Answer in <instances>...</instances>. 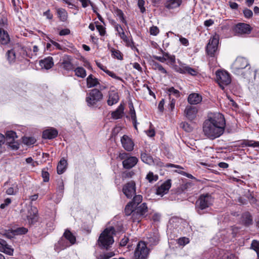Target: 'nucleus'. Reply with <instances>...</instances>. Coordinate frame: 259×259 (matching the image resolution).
Segmentation results:
<instances>
[{"mask_svg":"<svg viewBox=\"0 0 259 259\" xmlns=\"http://www.w3.org/2000/svg\"><path fill=\"white\" fill-rule=\"evenodd\" d=\"M189 242V239L186 237H181L178 239V243L180 245H185Z\"/></svg>","mask_w":259,"mask_h":259,"instance_id":"62","label":"nucleus"},{"mask_svg":"<svg viewBox=\"0 0 259 259\" xmlns=\"http://www.w3.org/2000/svg\"><path fill=\"white\" fill-rule=\"evenodd\" d=\"M103 98L102 93L97 89H94L90 91L87 94L85 101L89 106H93L97 102L100 101Z\"/></svg>","mask_w":259,"mask_h":259,"instance_id":"5","label":"nucleus"},{"mask_svg":"<svg viewBox=\"0 0 259 259\" xmlns=\"http://www.w3.org/2000/svg\"><path fill=\"white\" fill-rule=\"evenodd\" d=\"M122 147L127 151H132L134 149V143L132 139L127 135H123L121 138Z\"/></svg>","mask_w":259,"mask_h":259,"instance_id":"14","label":"nucleus"},{"mask_svg":"<svg viewBox=\"0 0 259 259\" xmlns=\"http://www.w3.org/2000/svg\"><path fill=\"white\" fill-rule=\"evenodd\" d=\"M38 217L37 215V210L36 207H31L28 211L27 215V220L28 223L30 225H34L38 221Z\"/></svg>","mask_w":259,"mask_h":259,"instance_id":"19","label":"nucleus"},{"mask_svg":"<svg viewBox=\"0 0 259 259\" xmlns=\"http://www.w3.org/2000/svg\"><path fill=\"white\" fill-rule=\"evenodd\" d=\"M185 67V64H182L180 66H178V65H175L174 67V69L176 71H177L178 72H179L182 74H185V71H184Z\"/></svg>","mask_w":259,"mask_h":259,"instance_id":"57","label":"nucleus"},{"mask_svg":"<svg viewBox=\"0 0 259 259\" xmlns=\"http://www.w3.org/2000/svg\"><path fill=\"white\" fill-rule=\"evenodd\" d=\"M58 135V131L54 127H50L42 132V138L44 139L51 140L55 139Z\"/></svg>","mask_w":259,"mask_h":259,"instance_id":"16","label":"nucleus"},{"mask_svg":"<svg viewBox=\"0 0 259 259\" xmlns=\"http://www.w3.org/2000/svg\"><path fill=\"white\" fill-rule=\"evenodd\" d=\"M219 42V36H213L210 38L206 49V52L210 57H214L215 53L218 49Z\"/></svg>","mask_w":259,"mask_h":259,"instance_id":"8","label":"nucleus"},{"mask_svg":"<svg viewBox=\"0 0 259 259\" xmlns=\"http://www.w3.org/2000/svg\"><path fill=\"white\" fill-rule=\"evenodd\" d=\"M143 197L141 195H135L133 200L130 202H132L135 207L138 206L142 201Z\"/></svg>","mask_w":259,"mask_h":259,"instance_id":"41","label":"nucleus"},{"mask_svg":"<svg viewBox=\"0 0 259 259\" xmlns=\"http://www.w3.org/2000/svg\"><path fill=\"white\" fill-rule=\"evenodd\" d=\"M251 248L256 252L257 256L259 257V241L253 240L251 244Z\"/></svg>","mask_w":259,"mask_h":259,"instance_id":"53","label":"nucleus"},{"mask_svg":"<svg viewBox=\"0 0 259 259\" xmlns=\"http://www.w3.org/2000/svg\"><path fill=\"white\" fill-rule=\"evenodd\" d=\"M138 162V159L135 156H129L126 159L122 161L123 167L125 169H129L134 167Z\"/></svg>","mask_w":259,"mask_h":259,"instance_id":"20","label":"nucleus"},{"mask_svg":"<svg viewBox=\"0 0 259 259\" xmlns=\"http://www.w3.org/2000/svg\"><path fill=\"white\" fill-rule=\"evenodd\" d=\"M167 92L169 93V99H170V95H173L175 96L176 98H178L180 96V92L175 89L174 87L169 88L167 89Z\"/></svg>","mask_w":259,"mask_h":259,"instance_id":"51","label":"nucleus"},{"mask_svg":"<svg viewBox=\"0 0 259 259\" xmlns=\"http://www.w3.org/2000/svg\"><path fill=\"white\" fill-rule=\"evenodd\" d=\"M119 35L123 41L126 43V46L131 47L133 50L135 49L137 52H138V49L134 46V42L133 39H129L125 34L124 31H122V32H119Z\"/></svg>","mask_w":259,"mask_h":259,"instance_id":"25","label":"nucleus"},{"mask_svg":"<svg viewBox=\"0 0 259 259\" xmlns=\"http://www.w3.org/2000/svg\"><path fill=\"white\" fill-rule=\"evenodd\" d=\"M215 80L222 89L231 83V79L230 74L226 71L218 70L215 72Z\"/></svg>","mask_w":259,"mask_h":259,"instance_id":"6","label":"nucleus"},{"mask_svg":"<svg viewBox=\"0 0 259 259\" xmlns=\"http://www.w3.org/2000/svg\"><path fill=\"white\" fill-rule=\"evenodd\" d=\"M41 177L43 178V181L44 182H48L50 180V174L46 170L45 168H44L41 170Z\"/></svg>","mask_w":259,"mask_h":259,"instance_id":"54","label":"nucleus"},{"mask_svg":"<svg viewBox=\"0 0 259 259\" xmlns=\"http://www.w3.org/2000/svg\"><path fill=\"white\" fill-rule=\"evenodd\" d=\"M197 111L196 107L187 106L184 111V114L188 120L192 121L196 118Z\"/></svg>","mask_w":259,"mask_h":259,"instance_id":"15","label":"nucleus"},{"mask_svg":"<svg viewBox=\"0 0 259 259\" xmlns=\"http://www.w3.org/2000/svg\"><path fill=\"white\" fill-rule=\"evenodd\" d=\"M163 55L164 57H166V60L168 59L170 61L171 64L175 63V56L174 55H170L168 53L163 52Z\"/></svg>","mask_w":259,"mask_h":259,"instance_id":"59","label":"nucleus"},{"mask_svg":"<svg viewBox=\"0 0 259 259\" xmlns=\"http://www.w3.org/2000/svg\"><path fill=\"white\" fill-rule=\"evenodd\" d=\"M13 249L8 244L6 241L0 239V251L11 255L13 254Z\"/></svg>","mask_w":259,"mask_h":259,"instance_id":"21","label":"nucleus"},{"mask_svg":"<svg viewBox=\"0 0 259 259\" xmlns=\"http://www.w3.org/2000/svg\"><path fill=\"white\" fill-rule=\"evenodd\" d=\"M171 187V180L168 179L162 183L156 189V194L158 195H163L166 194Z\"/></svg>","mask_w":259,"mask_h":259,"instance_id":"18","label":"nucleus"},{"mask_svg":"<svg viewBox=\"0 0 259 259\" xmlns=\"http://www.w3.org/2000/svg\"><path fill=\"white\" fill-rule=\"evenodd\" d=\"M159 32V29L157 26H153L150 28V33L151 35L155 36Z\"/></svg>","mask_w":259,"mask_h":259,"instance_id":"63","label":"nucleus"},{"mask_svg":"<svg viewBox=\"0 0 259 259\" xmlns=\"http://www.w3.org/2000/svg\"><path fill=\"white\" fill-rule=\"evenodd\" d=\"M9 146L11 148L12 150H16L19 148V144L18 142H15V140L14 141H9L8 142Z\"/></svg>","mask_w":259,"mask_h":259,"instance_id":"55","label":"nucleus"},{"mask_svg":"<svg viewBox=\"0 0 259 259\" xmlns=\"http://www.w3.org/2000/svg\"><path fill=\"white\" fill-rule=\"evenodd\" d=\"M75 74L78 77L84 78L86 76V71L82 67H78L74 70Z\"/></svg>","mask_w":259,"mask_h":259,"instance_id":"39","label":"nucleus"},{"mask_svg":"<svg viewBox=\"0 0 259 259\" xmlns=\"http://www.w3.org/2000/svg\"><path fill=\"white\" fill-rule=\"evenodd\" d=\"M152 68L154 70H158L163 74H167V71L163 67V66L159 63L153 61H152Z\"/></svg>","mask_w":259,"mask_h":259,"instance_id":"40","label":"nucleus"},{"mask_svg":"<svg viewBox=\"0 0 259 259\" xmlns=\"http://www.w3.org/2000/svg\"><path fill=\"white\" fill-rule=\"evenodd\" d=\"M242 223L245 227H248L252 224V217L249 212L243 213L241 217Z\"/></svg>","mask_w":259,"mask_h":259,"instance_id":"27","label":"nucleus"},{"mask_svg":"<svg viewBox=\"0 0 259 259\" xmlns=\"http://www.w3.org/2000/svg\"><path fill=\"white\" fill-rule=\"evenodd\" d=\"M124 113V106L121 104L114 111L111 112V117L114 119H118L122 117Z\"/></svg>","mask_w":259,"mask_h":259,"instance_id":"26","label":"nucleus"},{"mask_svg":"<svg viewBox=\"0 0 259 259\" xmlns=\"http://www.w3.org/2000/svg\"><path fill=\"white\" fill-rule=\"evenodd\" d=\"M180 127L185 132L190 133L193 131V127L186 122H182L180 124Z\"/></svg>","mask_w":259,"mask_h":259,"instance_id":"46","label":"nucleus"},{"mask_svg":"<svg viewBox=\"0 0 259 259\" xmlns=\"http://www.w3.org/2000/svg\"><path fill=\"white\" fill-rule=\"evenodd\" d=\"M98 84H99V80L93 75L90 74L87 78V86L88 88L96 87Z\"/></svg>","mask_w":259,"mask_h":259,"instance_id":"30","label":"nucleus"},{"mask_svg":"<svg viewBox=\"0 0 259 259\" xmlns=\"http://www.w3.org/2000/svg\"><path fill=\"white\" fill-rule=\"evenodd\" d=\"M23 143L26 145H31L35 143L36 140L33 137H23L22 138Z\"/></svg>","mask_w":259,"mask_h":259,"instance_id":"44","label":"nucleus"},{"mask_svg":"<svg viewBox=\"0 0 259 259\" xmlns=\"http://www.w3.org/2000/svg\"><path fill=\"white\" fill-rule=\"evenodd\" d=\"M67 162L64 158H62L58 163L57 171L59 175L62 174L65 172L67 168Z\"/></svg>","mask_w":259,"mask_h":259,"instance_id":"31","label":"nucleus"},{"mask_svg":"<svg viewBox=\"0 0 259 259\" xmlns=\"http://www.w3.org/2000/svg\"><path fill=\"white\" fill-rule=\"evenodd\" d=\"M130 114L133 122H136L137 121V117L136 111L134 109L133 104L132 103L129 104Z\"/></svg>","mask_w":259,"mask_h":259,"instance_id":"43","label":"nucleus"},{"mask_svg":"<svg viewBox=\"0 0 259 259\" xmlns=\"http://www.w3.org/2000/svg\"><path fill=\"white\" fill-rule=\"evenodd\" d=\"M2 20V22H0V43L2 45H7L10 41L9 35L7 31L4 29L5 23Z\"/></svg>","mask_w":259,"mask_h":259,"instance_id":"13","label":"nucleus"},{"mask_svg":"<svg viewBox=\"0 0 259 259\" xmlns=\"http://www.w3.org/2000/svg\"><path fill=\"white\" fill-rule=\"evenodd\" d=\"M242 145L243 147L248 146L253 148L259 147V142L253 140H244L242 141Z\"/></svg>","mask_w":259,"mask_h":259,"instance_id":"38","label":"nucleus"},{"mask_svg":"<svg viewBox=\"0 0 259 259\" xmlns=\"http://www.w3.org/2000/svg\"><path fill=\"white\" fill-rule=\"evenodd\" d=\"M182 3V0H167L164 6L168 9H172L179 7Z\"/></svg>","mask_w":259,"mask_h":259,"instance_id":"28","label":"nucleus"},{"mask_svg":"<svg viewBox=\"0 0 259 259\" xmlns=\"http://www.w3.org/2000/svg\"><path fill=\"white\" fill-rule=\"evenodd\" d=\"M119 99L117 93L112 92L109 94V98L107 100V104L109 106H112L117 103Z\"/></svg>","mask_w":259,"mask_h":259,"instance_id":"29","label":"nucleus"},{"mask_svg":"<svg viewBox=\"0 0 259 259\" xmlns=\"http://www.w3.org/2000/svg\"><path fill=\"white\" fill-rule=\"evenodd\" d=\"M158 177L157 175H154L153 173L151 171L148 172L146 176V179L148 180L149 182L152 183L154 181H156L158 180Z\"/></svg>","mask_w":259,"mask_h":259,"instance_id":"52","label":"nucleus"},{"mask_svg":"<svg viewBox=\"0 0 259 259\" xmlns=\"http://www.w3.org/2000/svg\"><path fill=\"white\" fill-rule=\"evenodd\" d=\"M202 101V97L197 93L190 94L188 97V102L191 105H196Z\"/></svg>","mask_w":259,"mask_h":259,"instance_id":"24","label":"nucleus"},{"mask_svg":"<svg viewBox=\"0 0 259 259\" xmlns=\"http://www.w3.org/2000/svg\"><path fill=\"white\" fill-rule=\"evenodd\" d=\"M213 202L214 198L211 194H201L195 202V210L199 215L208 213V209L213 205Z\"/></svg>","mask_w":259,"mask_h":259,"instance_id":"2","label":"nucleus"},{"mask_svg":"<svg viewBox=\"0 0 259 259\" xmlns=\"http://www.w3.org/2000/svg\"><path fill=\"white\" fill-rule=\"evenodd\" d=\"M17 138V136L16 135V133L12 131H7L6 133V138L7 141H14L16 138Z\"/></svg>","mask_w":259,"mask_h":259,"instance_id":"42","label":"nucleus"},{"mask_svg":"<svg viewBox=\"0 0 259 259\" xmlns=\"http://www.w3.org/2000/svg\"><path fill=\"white\" fill-rule=\"evenodd\" d=\"M122 192L127 198H131L136 194V183L131 181L126 183L122 188Z\"/></svg>","mask_w":259,"mask_h":259,"instance_id":"11","label":"nucleus"},{"mask_svg":"<svg viewBox=\"0 0 259 259\" xmlns=\"http://www.w3.org/2000/svg\"><path fill=\"white\" fill-rule=\"evenodd\" d=\"M135 207L132 204V202H128L125 206L124 209V213L126 215L129 216L132 215V218L133 220V214L135 212Z\"/></svg>","mask_w":259,"mask_h":259,"instance_id":"36","label":"nucleus"},{"mask_svg":"<svg viewBox=\"0 0 259 259\" xmlns=\"http://www.w3.org/2000/svg\"><path fill=\"white\" fill-rule=\"evenodd\" d=\"M141 159L143 162L150 165L154 163L153 157L150 154L146 153H141Z\"/></svg>","mask_w":259,"mask_h":259,"instance_id":"34","label":"nucleus"},{"mask_svg":"<svg viewBox=\"0 0 259 259\" xmlns=\"http://www.w3.org/2000/svg\"><path fill=\"white\" fill-rule=\"evenodd\" d=\"M148 243L150 245H155L159 242V236L157 234L155 233L150 234L149 235V236L147 237Z\"/></svg>","mask_w":259,"mask_h":259,"instance_id":"37","label":"nucleus"},{"mask_svg":"<svg viewBox=\"0 0 259 259\" xmlns=\"http://www.w3.org/2000/svg\"><path fill=\"white\" fill-rule=\"evenodd\" d=\"M243 13L244 17L246 18H250L253 15L252 11L247 8L244 9L243 11Z\"/></svg>","mask_w":259,"mask_h":259,"instance_id":"60","label":"nucleus"},{"mask_svg":"<svg viewBox=\"0 0 259 259\" xmlns=\"http://www.w3.org/2000/svg\"><path fill=\"white\" fill-rule=\"evenodd\" d=\"M70 246V243H69L63 236L60 238L58 242L55 244L54 249L56 252L59 253L61 250Z\"/></svg>","mask_w":259,"mask_h":259,"instance_id":"17","label":"nucleus"},{"mask_svg":"<svg viewBox=\"0 0 259 259\" xmlns=\"http://www.w3.org/2000/svg\"><path fill=\"white\" fill-rule=\"evenodd\" d=\"M105 72L107 73L108 75H109L110 77L113 78L123 81V80L120 77L116 76V75L112 71H110L107 69L106 70V71H105Z\"/></svg>","mask_w":259,"mask_h":259,"instance_id":"58","label":"nucleus"},{"mask_svg":"<svg viewBox=\"0 0 259 259\" xmlns=\"http://www.w3.org/2000/svg\"><path fill=\"white\" fill-rule=\"evenodd\" d=\"M145 4V1L144 0H139L138 3V5L139 8L140 9L141 12L143 13L145 12L146 9L144 7Z\"/></svg>","mask_w":259,"mask_h":259,"instance_id":"64","label":"nucleus"},{"mask_svg":"<svg viewBox=\"0 0 259 259\" xmlns=\"http://www.w3.org/2000/svg\"><path fill=\"white\" fill-rule=\"evenodd\" d=\"M61 65L63 66L64 69L67 71L72 70L74 69L73 65L71 62V57L68 55L65 56L63 58Z\"/></svg>","mask_w":259,"mask_h":259,"instance_id":"22","label":"nucleus"},{"mask_svg":"<svg viewBox=\"0 0 259 259\" xmlns=\"http://www.w3.org/2000/svg\"><path fill=\"white\" fill-rule=\"evenodd\" d=\"M57 13L60 20L65 22L67 20L68 15L66 11L62 8H58L57 9Z\"/></svg>","mask_w":259,"mask_h":259,"instance_id":"35","label":"nucleus"},{"mask_svg":"<svg viewBox=\"0 0 259 259\" xmlns=\"http://www.w3.org/2000/svg\"><path fill=\"white\" fill-rule=\"evenodd\" d=\"M63 236L66 240L70 243L71 245L75 244L76 242V237L70 230L66 229Z\"/></svg>","mask_w":259,"mask_h":259,"instance_id":"32","label":"nucleus"},{"mask_svg":"<svg viewBox=\"0 0 259 259\" xmlns=\"http://www.w3.org/2000/svg\"><path fill=\"white\" fill-rule=\"evenodd\" d=\"M115 234L113 227L106 228L100 234L98 240V244L101 249H108L114 243L113 235Z\"/></svg>","mask_w":259,"mask_h":259,"instance_id":"3","label":"nucleus"},{"mask_svg":"<svg viewBox=\"0 0 259 259\" xmlns=\"http://www.w3.org/2000/svg\"><path fill=\"white\" fill-rule=\"evenodd\" d=\"M184 71H185V74L188 73L192 76H196L198 73V72L196 69L192 68L190 67V66H187L186 65H185V69H184Z\"/></svg>","mask_w":259,"mask_h":259,"instance_id":"48","label":"nucleus"},{"mask_svg":"<svg viewBox=\"0 0 259 259\" xmlns=\"http://www.w3.org/2000/svg\"><path fill=\"white\" fill-rule=\"evenodd\" d=\"M96 27L97 29L99 32L101 36H104L106 32L105 28L103 27L102 25L97 24H96Z\"/></svg>","mask_w":259,"mask_h":259,"instance_id":"61","label":"nucleus"},{"mask_svg":"<svg viewBox=\"0 0 259 259\" xmlns=\"http://www.w3.org/2000/svg\"><path fill=\"white\" fill-rule=\"evenodd\" d=\"M251 28L249 24L239 23L235 25L234 31L238 34H249L251 31Z\"/></svg>","mask_w":259,"mask_h":259,"instance_id":"12","label":"nucleus"},{"mask_svg":"<svg viewBox=\"0 0 259 259\" xmlns=\"http://www.w3.org/2000/svg\"><path fill=\"white\" fill-rule=\"evenodd\" d=\"M249 65V64L246 58L238 57L231 66L232 72L237 75H241L244 78H249L251 75V71L249 69L246 72L243 71V70Z\"/></svg>","mask_w":259,"mask_h":259,"instance_id":"4","label":"nucleus"},{"mask_svg":"<svg viewBox=\"0 0 259 259\" xmlns=\"http://www.w3.org/2000/svg\"><path fill=\"white\" fill-rule=\"evenodd\" d=\"M149 254V250L143 242L138 244L134 253V259H147Z\"/></svg>","mask_w":259,"mask_h":259,"instance_id":"7","label":"nucleus"},{"mask_svg":"<svg viewBox=\"0 0 259 259\" xmlns=\"http://www.w3.org/2000/svg\"><path fill=\"white\" fill-rule=\"evenodd\" d=\"M64 189V183L62 180H59L57 181V187L56 193L57 196L59 197L58 201H59L60 199L63 196Z\"/></svg>","mask_w":259,"mask_h":259,"instance_id":"33","label":"nucleus"},{"mask_svg":"<svg viewBox=\"0 0 259 259\" xmlns=\"http://www.w3.org/2000/svg\"><path fill=\"white\" fill-rule=\"evenodd\" d=\"M226 121L221 113L214 114L205 120L203 124L204 135L210 140L220 137L224 132Z\"/></svg>","mask_w":259,"mask_h":259,"instance_id":"1","label":"nucleus"},{"mask_svg":"<svg viewBox=\"0 0 259 259\" xmlns=\"http://www.w3.org/2000/svg\"><path fill=\"white\" fill-rule=\"evenodd\" d=\"M115 13L116 16L119 17L121 22L125 25L127 24V22L124 17V14L122 10L119 9H116V10L115 11Z\"/></svg>","mask_w":259,"mask_h":259,"instance_id":"47","label":"nucleus"},{"mask_svg":"<svg viewBox=\"0 0 259 259\" xmlns=\"http://www.w3.org/2000/svg\"><path fill=\"white\" fill-rule=\"evenodd\" d=\"M111 52H112V55L115 58L120 60H122L123 59L122 54L119 50L112 48L111 50Z\"/></svg>","mask_w":259,"mask_h":259,"instance_id":"49","label":"nucleus"},{"mask_svg":"<svg viewBox=\"0 0 259 259\" xmlns=\"http://www.w3.org/2000/svg\"><path fill=\"white\" fill-rule=\"evenodd\" d=\"M157 165H158L160 167H176L179 169H183V167L182 166L178 165H175L171 163H167L165 165H164V163L161 161H159L157 162Z\"/></svg>","mask_w":259,"mask_h":259,"instance_id":"50","label":"nucleus"},{"mask_svg":"<svg viewBox=\"0 0 259 259\" xmlns=\"http://www.w3.org/2000/svg\"><path fill=\"white\" fill-rule=\"evenodd\" d=\"M39 65L42 68L49 69L54 65L53 59L52 57H48L39 61Z\"/></svg>","mask_w":259,"mask_h":259,"instance_id":"23","label":"nucleus"},{"mask_svg":"<svg viewBox=\"0 0 259 259\" xmlns=\"http://www.w3.org/2000/svg\"><path fill=\"white\" fill-rule=\"evenodd\" d=\"M7 59L10 63L13 62L16 59L15 52L13 49L9 50L7 52Z\"/></svg>","mask_w":259,"mask_h":259,"instance_id":"45","label":"nucleus"},{"mask_svg":"<svg viewBox=\"0 0 259 259\" xmlns=\"http://www.w3.org/2000/svg\"><path fill=\"white\" fill-rule=\"evenodd\" d=\"M28 229L25 227H19L14 230H2L1 234L8 239H12L15 235H21L25 234Z\"/></svg>","mask_w":259,"mask_h":259,"instance_id":"9","label":"nucleus"},{"mask_svg":"<svg viewBox=\"0 0 259 259\" xmlns=\"http://www.w3.org/2000/svg\"><path fill=\"white\" fill-rule=\"evenodd\" d=\"M135 175L133 171H125L122 174V179L123 180L132 178Z\"/></svg>","mask_w":259,"mask_h":259,"instance_id":"56","label":"nucleus"},{"mask_svg":"<svg viewBox=\"0 0 259 259\" xmlns=\"http://www.w3.org/2000/svg\"><path fill=\"white\" fill-rule=\"evenodd\" d=\"M148 211V207L146 203H143L140 205L135 207V212L133 214V222L140 221L141 217L145 216Z\"/></svg>","mask_w":259,"mask_h":259,"instance_id":"10","label":"nucleus"}]
</instances>
